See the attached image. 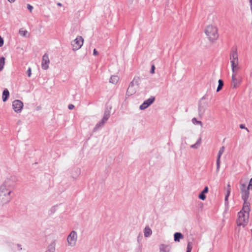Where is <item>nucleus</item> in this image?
Listing matches in <instances>:
<instances>
[{"label": "nucleus", "instance_id": "1", "mask_svg": "<svg viewBox=\"0 0 252 252\" xmlns=\"http://www.w3.org/2000/svg\"><path fill=\"white\" fill-rule=\"evenodd\" d=\"M15 177L7 179L0 187V205H3L10 202L11 199V193L12 191Z\"/></svg>", "mask_w": 252, "mask_h": 252}, {"label": "nucleus", "instance_id": "2", "mask_svg": "<svg viewBox=\"0 0 252 252\" xmlns=\"http://www.w3.org/2000/svg\"><path fill=\"white\" fill-rule=\"evenodd\" d=\"M250 207L243 205L242 209L238 213L236 223L238 226L245 227L249 222Z\"/></svg>", "mask_w": 252, "mask_h": 252}, {"label": "nucleus", "instance_id": "3", "mask_svg": "<svg viewBox=\"0 0 252 252\" xmlns=\"http://www.w3.org/2000/svg\"><path fill=\"white\" fill-rule=\"evenodd\" d=\"M205 34L210 41H214L219 37L217 28L213 25H209L206 28Z\"/></svg>", "mask_w": 252, "mask_h": 252}, {"label": "nucleus", "instance_id": "4", "mask_svg": "<svg viewBox=\"0 0 252 252\" xmlns=\"http://www.w3.org/2000/svg\"><path fill=\"white\" fill-rule=\"evenodd\" d=\"M78 239V235L77 232L72 230L70 232L66 238L67 245L70 247H75L76 245Z\"/></svg>", "mask_w": 252, "mask_h": 252}, {"label": "nucleus", "instance_id": "5", "mask_svg": "<svg viewBox=\"0 0 252 252\" xmlns=\"http://www.w3.org/2000/svg\"><path fill=\"white\" fill-rule=\"evenodd\" d=\"M229 60L231 67L240 65L236 49H234L230 52Z\"/></svg>", "mask_w": 252, "mask_h": 252}, {"label": "nucleus", "instance_id": "6", "mask_svg": "<svg viewBox=\"0 0 252 252\" xmlns=\"http://www.w3.org/2000/svg\"><path fill=\"white\" fill-rule=\"evenodd\" d=\"M138 79L134 78L130 83L126 91V95L128 96L131 95L135 93L136 88L138 85Z\"/></svg>", "mask_w": 252, "mask_h": 252}, {"label": "nucleus", "instance_id": "7", "mask_svg": "<svg viewBox=\"0 0 252 252\" xmlns=\"http://www.w3.org/2000/svg\"><path fill=\"white\" fill-rule=\"evenodd\" d=\"M242 77L239 74H232L231 86L233 88L238 87L241 83Z\"/></svg>", "mask_w": 252, "mask_h": 252}, {"label": "nucleus", "instance_id": "8", "mask_svg": "<svg viewBox=\"0 0 252 252\" xmlns=\"http://www.w3.org/2000/svg\"><path fill=\"white\" fill-rule=\"evenodd\" d=\"M84 39L82 36H78L71 42L73 50H77L81 48L83 44Z\"/></svg>", "mask_w": 252, "mask_h": 252}, {"label": "nucleus", "instance_id": "9", "mask_svg": "<svg viewBox=\"0 0 252 252\" xmlns=\"http://www.w3.org/2000/svg\"><path fill=\"white\" fill-rule=\"evenodd\" d=\"M23 107V103L20 100H15L12 102V108L16 113H20Z\"/></svg>", "mask_w": 252, "mask_h": 252}, {"label": "nucleus", "instance_id": "10", "mask_svg": "<svg viewBox=\"0 0 252 252\" xmlns=\"http://www.w3.org/2000/svg\"><path fill=\"white\" fill-rule=\"evenodd\" d=\"M50 60L48 55L45 53L42 58L41 67L44 70H47L49 68Z\"/></svg>", "mask_w": 252, "mask_h": 252}, {"label": "nucleus", "instance_id": "11", "mask_svg": "<svg viewBox=\"0 0 252 252\" xmlns=\"http://www.w3.org/2000/svg\"><path fill=\"white\" fill-rule=\"evenodd\" d=\"M155 97L154 96H151L148 99L145 100L143 103L140 106L139 109L140 110H145L151 105L155 101Z\"/></svg>", "mask_w": 252, "mask_h": 252}, {"label": "nucleus", "instance_id": "12", "mask_svg": "<svg viewBox=\"0 0 252 252\" xmlns=\"http://www.w3.org/2000/svg\"><path fill=\"white\" fill-rule=\"evenodd\" d=\"M242 198L244 201L243 205H246L247 204V206L250 207V204L248 202V199L249 197L250 192L249 190H246L241 191Z\"/></svg>", "mask_w": 252, "mask_h": 252}, {"label": "nucleus", "instance_id": "13", "mask_svg": "<svg viewBox=\"0 0 252 252\" xmlns=\"http://www.w3.org/2000/svg\"><path fill=\"white\" fill-rule=\"evenodd\" d=\"M172 247L169 244H161L159 246V252H171Z\"/></svg>", "mask_w": 252, "mask_h": 252}, {"label": "nucleus", "instance_id": "14", "mask_svg": "<svg viewBox=\"0 0 252 252\" xmlns=\"http://www.w3.org/2000/svg\"><path fill=\"white\" fill-rule=\"evenodd\" d=\"M228 189L227 190V193L225 195V199H224V202H225L224 204H225V212L227 211L229 209L228 197L230 195V191H231V189H230L229 185H228Z\"/></svg>", "mask_w": 252, "mask_h": 252}, {"label": "nucleus", "instance_id": "15", "mask_svg": "<svg viewBox=\"0 0 252 252\" xmlns=\"http://www.w3.org/2000/svg\"><path fill=\"white\" fill-rule=\"evenodd\" d=\"M110 116V111L109 110H106L104 112L103 117L101 121L105 124L107 122Z\"/></svg>", "mask_w": 252, "mask_h": 252}, {"label": "nucleus", "instance_id": "16", "mask_svg": "<svg viewBox=\"0 0 252 252\" xmlns=\"http://www.w3.org/2000/svg\"><path fill=\"white\" fill-rule=\"evenodd\" d=\"M184 238L183 235L180 232H176L174 234V240L175 242H179Z\"/></svg>", "mask_w": 252, "mask_h": 252}, {"label": "nucleus", "instance_id": "17", "mask_svg": "<svg viewBox=\"0 0 252 252\" xmlns=\"http://www.w3.org/2000/svg\"><path fill=\"white\" fill-rule=\"evenodd\" d=\"M9 96V92L7 89L3 90L2 92V98L3 102H5Z\"/></svg>", "mask_w": 252, "mask_h": 252}, {"label": "nucleus", "instance_id": "18", "mask_svg": "<svg viewBox=\"0 0 252 252\" xmlns=\"http://www.w3.org/2000/svg\"><path fill=\"white\" fill-rule=\"evenodd\" d=\"M144 233L145 237H149L152 235V231L149 226H147L144 228Z\"/></svg>", "mask_w": 252, "mask_h": 252}, {"label": "nucleus", "instance_id": "19", "mask_svg": "<svg viewBox=\"0 0 252 252\" xmlns=\"http://www.w3.org/2000/svg\"><path fill=\"white\" fill-rule=\"evenodd\" d=\"M119 80V77L117 75H112L111 76L109 82L110 83L116 84L118 83Z\"/></svg>", "mask_w": 252, "mask_h": 252}, {"label": "nucleus", "instance_id": "20", "mask_svg": "<svg viewBox=\"0 0 252 252\" xmlns=\"http://www.w3.org/2000/svg\"><path fill=\"white\" fill-rule=\"evenodd\" d=\"M104 124H105V123L101 120L100 122L97 123L96 124V125H95V126L94 127V130H93L95 132V131H97L99 129L102 127L104 126Z\"/></svg>", "mask_w": 252, "mask_h": 252}, {"label": "nucleus", "instance_id": "21", "mask_svg": "<svg viewBox=\"0 0 252 252\" xmlns=\"http://www.w3.org/2000/svg\"><path fill=\"white\" fill-rule=\"evenodd\" d=\"M201 143V138L200 137L199 138H198V139L197 140V141L196 142V143L194 144L191 145L190 146V148L192 149H197L200 146Z\"/></svg>", "mask_w": 252, "mask_h": 252}, {"label": "nucleus", "instance_id": "22", "mask_svg": "<svg viewBox=\"0 0 252 252\" xmlns=\"http://www.w3.org/2000/svg\"><path fill=\"white\" fill-rule=\"evenodd\" d=\"M241 69V65H238L231 67L232 74H239L238 71Z\"/></svg>", "mask_w": 252, "mask_h": 252}, {"label": "nucleus", "instance_id": "23", "mask_svg": "<svg viewBox=\"0 0 252 252\" xmlns=\"http://www.w3.org/2000/svg\"><path fill=\"white\" fill-rule=\"evenodd\" d=\"M5 58L1 57L0 58V72L3 69L5 64Z\"/></svg>", "mask_w": 252, "mask_h": 252}, {"label": "nucleus", "instance_id": "24", "mask_svg": "<svg viewBox=\"0 0 252 252\" xmlns=\"http://www.w3.org/2000/svg\"><path fill=\"white\" fill-rule=\"evenodd\" d=\"M224 151V146H222L219 150V153H218V156H217V160H220L221 156L222 154L223 153Z\"/></svg>", "mask_w": 252, "mask_h": 252}, {"label": "nucleus", "instance_id": "25", "mask_svg": "<svg viewBox=\"0 0 252 252\" xmlns=\"http://www.w3.org/2000/svg\"><path fill=\"white\" fill-rule=\"evenodd\" d=\"M218 83H219V85H218V86L217 89V92L220 91L222 89V87L223 86V82L222 80H221V79L219 80Z\"/></svg>", "mask_w": 252, "mask_h": 252}, {"label": "nucleus", "instance_id": "26", "mask_svg": "<svg viewBox=\"0 0 252 252\" xmlns=\"http://www.w3.org/2000/svg\"><path fill=\"white\" fill-rule=\"evenodd\" d=\"M19 33L20 35L24 37H27L28 35V32L26 30L24 31L21 29L19 30Z\"/></svg>", "mask_w": 252, "mask_h": 252}, {"label": "nucleus", "instance_id": "27", "mask_svg": "<svg viewBox=\"0 0 252 252\" xmlns=\"http://www.w3.org/2000/svg\"><path fill=\"white\" fill-rule=\"evenodd\" d=\"M240 189L241 191L246 190H250L249 188H248V186L247 187L246 185L244 183L240 184Z\"/></svg>", "mask_w": 252, "mask_h": 252}, {"label": "nucleus", "instance_id": "28", "mask_svg": "<svg viewBox=\"0 0 252 252\" xmlns=\"http://www.w3.org/2000/svg\"><path fill=\"white\" fill-rule=\"evenodd\" d=\"M191 121L192 123L195 125H199L201 126H202V123L200 121L197 120L195 118H193Z\"/></svg>", "mask_w": 252, "mask_h": 252}, {"label": "nucleus", "instance_id": "29", "mask_svg": "<svg viewBox=\"0 0 252 252\" xmlns=\"http://www.w3.org/2000/svg\"><path fill=\"white\" fill-rule=\"evenodd\" d=\"M198 197L200 199H201L202 200H204L206 198V195H205V193H203L202 191L199 194Z\"/></svg>", "mask_w": 252, "mask_h": 252}, {"label": "nucleus", "instance_id": "30", "mask_svg": "<svg viewBox=\"0 0 252 252\" xmlns=\"http://www.w3.org/2000/svg\"><path fill=\"white\" fill-rule=\"evenodd\" d=\"M191 250H192L191 243L190 242H189L187 245L186 252H191Z\"/></svg>", "mask_w": 252, "mask_h": 252}, {"label": "nucleus", "instance_id": "31", "mask_svg": "<svg viewBox=\"0 0 252 252\" xmlns=\"http://www.w3.org/2000/svg\"><path fill=\"white\" fill-rule=\"evenodd\" d=\"M220 161L217 160V172H218L220 170Z\"/></svg>", "mask_w": 252, "mask_h": 252}, {"label": "nucleus", "instance_id": "32", "mask_svg": "<svg viewBox=\"0 0 252 252\" xmlns=\"http://www.w3.org/2000/svg\"><path fill=\"white\" fill-rule=\"evenodd\" d=\"M27 72L28 77H30L31 76V74H32V69L31 67H29Z\"/></svg>", "mask_w": 252, "mask_h": 252}, {"label": "nucleus", "instance_id": "33", "mask_svg": "<svg viewBox=\"0 0 252 252\" xmlns=\"http://www.w3.org/2000/svg\"><path fill=\"white\" fill-rule=\"evenodd\" d=\"M240 128L241 129H245L248 132H249V129L246 127L244 124H241L240 125Z\"/></svg>", "mask_w": 252, "mask_h": 252}, {"label": "nucleus", "instance_id": "34", "mask_svg": "<svg viewBox=\"0 0 252 252\" xmlns=\"http://www.w3.org/2000/svg\"><path fill=\"white\" fill-rule=\"evenodd\" d=\"M248 188H249L250 189L252 190V178L251 179L249 184L248 185Z\"/></svg>", "mask_w": 252, "mask_h": 252}, {"label": "nucleus", "instance_id": "35", "mask_svg": "<svg viewBox=\"0 0 252 252\" xmlns=\"http://www.w3.org/2000/svg\"><path fill=\"white\" fill-rule=\"evenodd\" d=\"M27 8L31 11L32 12V10L33 9V7L32 6L31 4H27Z\"/></svg>", "mask_w": 252, "mask_h": 252}, {"label": "nucleus", "instance_id": "36", "mask_svg": "<svg viewBox=\"0 0 252 252\" xmlns=\"http://www.w3.org/2000/svg\"><path fill=\"white\" fill-rule=\"evenodd\" d=\"M202 192L204 193H206L208 192V188L207 187H205Z\"/></svg>", "mask_w": 252, "mask_h": 252}, {"label": "nucleus", "instance_id": "37", "mask_svg": "<svg viewBox=\"0 0 252 252\" xmlns=\"http://www.w3.org/2000/svg\"><path fill=\"white\" fill-rule=\"evenodd\" d=\"M155 67L154 65H153L151 67V70L150 71L151 73L154 74L155 73Z\"/></svg>", "mask_w": 252, "mask_h": 252}, {"label": "nucleus", "instance_id": "38", "mask_svg": "<svg viewBox=\"0 0 252 252\" xmlns=\"http://www.w3.org/2000/svg\"><path fill=\"white\" fill-rule=\"evenodd\" d=\"M3 45V40L2 38L0 36V47L2 46Z\"/></svg>", "mask_w": 252, "mask_h": 252}, {"label": "nucleus", "instance_id": "39", "mask_svg": "<svg viewBox=\"0 0 252 252\" xmlns=\"http://www.w3.org/2000/svg\"><path fill=\"white\" fill-rule=\"evenodd\" d=\"M93 55L94 56H97L98 55V52L96 51L95 49H94L93 51Z\"/></svg>", "mask_w": 252, "mask_h": 252}, {"label": "nucleus", "instance_id": "40", "mask_svg": "<svg viewBox=\"0 0 252 252\" xmlns=\"http://www.w3.org/2000/svg\"><path fill=\"white\" fill-rule=\"evenodd\" d=\"M74 106L73 104H69L68 106V108L70 110H72L74 108Z\"/></svg>", "mask_w": 252, "mask_h": 252}, {"label": "nucleus", "instance_id": "41", "mask_svg": "<svg viewBox=\"0 0 252 252\" xmlns=\"http://www.w3.org/2000/svg\"><path fill=\"white\" fill-rule=\"evenodd\" d=\"M80 172H81V170L80 169H76L77 176L80 174Z\"/></svg>", "mask_w": 252, "mask_h": 252}, {"label": "nucleus", "instance_id": "42", "mask_svg": "<svg viewBox=\"0 0 252 252\" xmlns=\"http://www.w3.org/2000/svg\"><path fill=\"white\" fill-rule=\"evenodd\" d=\"M17 248H18L19 250H21L22 249L21 245L17 244Z\"/></svg>", "mask_w": 252, "mask_h": 252}, {"label": "nucleus", "instance_id": "43", "mask_svg": "<svg viewBox=\"0 0 252 252\" xmlns=\"http://www.w3.org/2000/svg\"><path fill=\"white\" fill-rule=\"evenodd\" d=\"M9 2L12 3L15 1V0H7Z\"/></svg>", "mask_w": 252, "mask_h": 252}, {"label": "nucleus", "instance_id": "44", "mask_svg": "<svg viewBox=\"0 0 252 252\" xmlns=\"http://www.w3.org/2000/svg\"><path fill=\"white\" fill-rule=\"evenodd\" d=\"M57 5H58V6H62V4L61 3H60V2H58V3H57Z\"/></svg>", "mask_w": 252, "mask_h": 252}, {"label": "nucleus", "instance_id": "45", "mask_svg": "<svg viewBox=\"0 0 252 252\" xmlns=\"http://www.w3.org/2000/svg\"><path fill=\"white\" fill-rule=\"evenodd\" d=\"M250 5H252V0H249Z\"/></svg>", "mask_w": 252, "mask_h": 252}, {"label": "nucleus", "instance_id": "46", "mask_svg": "<svg viewBox=\"0 0 252 252\" xmlns=\"http://www.w3.org/2000/svg\"><path fill=\"white\" fill-rule=\"evenodd\" d=\"M55 209V206H54V207H53L52 208V209Z\"/></svg>", "mask_w": 252, "mask_h": 252}]
</instances>
